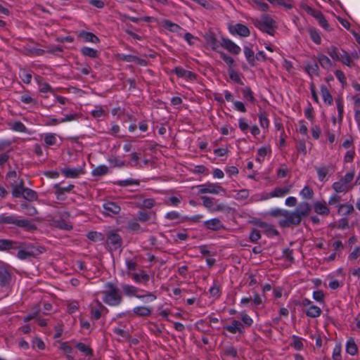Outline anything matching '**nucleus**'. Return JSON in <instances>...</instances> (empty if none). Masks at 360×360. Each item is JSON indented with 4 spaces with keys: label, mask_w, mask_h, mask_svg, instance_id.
Wrapping results in <instances>:
<instances>
[{
    "label": "nucleus",
    "mask_w": 360,
    "mask_h": 360,
    "mask_svg": "<svg viewBox=\"0 0 360 360\" xmlns=\"http://www.w3.org/2000/svg\"><path fill=\"white\" fill-rule=\"evenodd\" d=\"M17 256L20 259H26L31 257H35L36 252H34L33 251H29L27 250H19Z\"/></svg>",
    "instance_id": "c03bdc74"
},
{
    "label": "nucleus",
    "mask_w": 360,
    "mask_h": 360,
    "mask_svg": "<svg viewBox=\"0 0 360 360\" xmlns=\"http://www.w3.org/2000/svg\"><path fill=\"white\" fill-rule=\"evenodd\" d=\"M107 290L103 291V302L110 306H117L122 301V295L120 289L112 283H105Z\"/></svg>",
    "instance_id": "f03ea898"
},
{
    "label": "nucleus",
    "mask_w": 360,
    "mask_h": 360,
    "mask_svg": "<svg viewBox=\"0 0 360 360\" xmlns=\"http://www.w3.org/2000/svg\"><path fill=\"white\" fill-rule=\"evenodd\" d=\"M155 205V200L153 198H147L144 199L141 204L139 205V207L146 208V209H151Z\"/></svg>",
    "instance_id": "4d7b16f0"
},
{
    "label": "nucleus",
    "mask_w": 360,
    "mask_h": 360,
    "mask_svg": "<svg viewBox=\"0 0 360 360\" xmlns=\"http://www.w3.org/2000/svg\"><path fill=\"white\" fill-rule=\"evenodd\" d=\"M81 53L84 56H88L91 58H96L98 57V51L92 48L84 46L81 49Z\"/></svg>",
    "instance_id": "bb28decb"
},
{
    "label": "nucleus",
    "mask_w": 360,
    "mask_h": 360,
    "mask_svg": "<svg viewBox=\"0 0 360 360\" xmlns=\"http://www.w3.org/2000/svg\"><path fill=\"white\" fill-rule=\"evenodd\" d=\"M290 186H286L283 188L277 187L274 191L269 193V196L271 198L282 197L290 193Z\"/></svg>",
    "instance_id": "5701e85b"
},
{
    "label": "nucleus",
    "mask_w": 360,
    "mask_h": 360,
    "mask_svg": "<svg viewBox=\"0 0 360 360\" xmlns=\"http://www.w3.org/2000/svg\"><path fill=\"white\" fill-rule=\"evenodd\" d=\"M131 275V278L136 283H143L145 285L148 283L150 279L149 275L143 270H141L139 273H128Z\"/></svg>",
    "instance_id": "2eb2a0df"
},
{
    "label": "nucleus",
    "mask_w": 360,
    "mask_h": 360,
    "mask_svg": "<svg viewBox=\"0 0 360 360\" xmlns=\"http://www.w3.org/2000/svg\"><path fill=\"white\" fill-rule=\"evenodd\" d=\"M315 169L317 172L318 179L320 181H323L326 176L331 172L334 171V167L333 165H322L320 167H316Z\"/></svg>",
    "instance_id": "9b49d317"
},
{
    "label": "nucleus",
    "mask_w": 360,
    "mask_h": 360,
    "mask_svg": "<svg viewBox=\"0 0 360 360\" xmlns=\"http://www.w3.org/2000/svg\"><path fill=\"white\" fill-rule=\"evenodd\" d=\"M253 2L257 6V8L262 11H268L269 9V6L264 1L259 0H253Z\"/></svg>",
    "instance_id": "338daca9"
},
{
    "label": "nucleus",
    "mask_w": 360,
    "mask_h": 360,
    "mask_svg": "<svg viewBox=\"0 0 360 360\" xmlns=\"http://www.w3.org/2000/svg\"><path fill=\"white\" fill-rule=\"evenodd\" d=\"M11 279V274L7 270L0 271V286H6Z\"/></svg>",
    "instance_id": "c756f323"
},
{
    "label": "nucleus",
    "mask_w": 360,
    "mask_h": 360,
    "mask_svg": "<svg viewBox=\"0 0 360 360\" xmlns=\"http://www.w3.org/2000/svg\"><path fill=\"white\" fill-rule=\"evenodd\" d=\"M22 198L28 201H34L38 200V195L36 191L30 188H25Z\"/></svg>",
    "instance_id": "f704fd0d"
},
{
    "label": "nucleus",
    "mask_w": 360,
    "mask_h": 360,
    "mask_svg": "<svg viewBox=\"0 0 360 360\" xmlns=\"http://www.w3.org/2000/svg\"><path fill=\"white\" fill-rule=\"evenodd\" d=\"M340 61H341L343 64L350 68L354 65L353 61L352 60L350 56L345 51H342V55H341V58Z\"/></svg>",
    "instance_id": "09e8293b"
},
{
    "label": "nucleus",
    "mask_w": 360,
    "mask_h": 360,
    "mask_svg": "<svg viewBox=\"0 0 360 360\" xmlns=\"http://www.w3.org/2000/svg\"><path fill=\"white\" fill-rule=\"evenodd\" d=\"M11 129L15 131L26 132L27 128L22 122L17 121L10 124Z\"/></svg>",
    "instance_id": "de8ad7c7"
},
{
    "label": "nucleus",
    "mask_w": 360,
    "mask_h": 360,
    "mask_svg": "<svg viewBox=\"0 0 360 360\" xmlns=\"http://www.w3.org/2000/svg\"><path fill=\"white\" fill-rule=\"evenodd\" d=\"M12 195L13 198H21L25 192V185L23 179H21L18 184H12Z\"/></svg>",
    "instance_id": "6ab92c4d"
},
{
    "label": "nucleus",
    "mask_w": 360,
    "mask_h": 360,
    "mask_svg": "<svg viewBox=\"0 0 360 360\" xmlns=\"http://www.w3.org/2000/svg\"><path fill=\"white\" fill-rule=\"evenodd\" d=\"M96 303L98 304V308L92 307L91 309V314L92 319L94 320H98L101 316V310L103 309H105V307L99 302L96 301Z\"/></svg>",
    "instance_id": "72a5a7b5"
},
{
    "label": "nucleus",
    "mask_w": 360,
    "mask_h": 360,
    "mask_svg": "<svg viewBox=\"0 0 360 360\" xmlns=\"http://www.w3.org/2000/svg\"><path fill=\"white\" fill-rule=\"evenodd\" d=\"M150 214L145 211H139L137 214L138 220L144 222L149 220Z\"/></svg>",
    "instance_id": "69168bd1"
},
{
    "label": "nucleus",
    "mask_w": 360,
    "mask_h": 360,
    "mask_svg": "<svg viewBox=\"0 0 360 360\" xmlns=\"http://www.w3.org/2000/svg\"><path fill=\"white\" fill-rule=\"evenodd\" d=\"M15 226L22 228L27 231H31L37 229V226L33 224L30 220L27 219H19L17 218L15 221Z\"/></svg>",
    "instance_id": "dca6fc26"
},
{
    "label": "nucleus",
    "mask_w": 360,
    "mask_h": 360,
    "mask_svg": "<svg viewBox=\"0 0 360 360\" xmlns=\"http://www.w3.org/2000/svg\"><path fill=\"white\" fill-rule=\"evenodd\" d=\"M243 96L245 99L248 100L252 103H255L257 100L253 96V92L250 86H245L241 89Z\"/></svg>",
    "instance_id": "c85d7f7f"
},
{
    "label": "nucleus",
    "mask_w": 360,
    "mask_h": 360,
    "mask_svg": "<svg viewBox=\"0 0 360 360\" xmlns=\"http://www.w3.org/2000/svg\"><path fill=\"white\" fill-rule=\"evenodd\" d=\"M346 352L350 355H354L358 352L357 346L354 340V339L350 338L347 340L346 344Z\"/></svg>",
    "instance_id": "473e14b6"
},
{
    "label": "nucleus",
    "mask_w": 360,
    "mask_h": 360,
    "mask_svg": "<svg viewBox=\"0 0 360 360\" xmlns=\"http://www.w3.org/2000/svg\"><path fill=\"white\" fill-rule=\"evenodd\" d=\"M207 193L217 194L220 191H224V189L219 185L215 184H208Z\"/></svg>",
    "instance_id": "49530a36"
},
{
    "label": "nucleus",
    "mask_w": 360,
    "mask_h": 360,
    "mask_svg": "<svg viewBox=\"0 0 360 360\" xmlns=\"http://www.w3.org/2000/svg\"><path fill=\"white\" fill-rule=\"evenodd\" d=\"M122 289L123 290L124 294L128 297L134 296L139 299H142L146 297H152L153 300H155L157 298L155 295H154L153 293L150 292H147L145 295L139 294V292H143L145 291L131 285L122 284Z\"/></svg>",
    "instance_id": "20e7f679"
},
{
    "label": "nucleus",
    "mask_w": 360,
    "mask_h": 360,
    "mask_svg": "<svg viewBox=\"0 0 360 360\" xmlns=\"http://www.w3.org/2000/svg\"><path fill=\"white\" fill-rule=\"evenodd\" d=\"M61 174L66 178H77L80 174H84V171L82 167L78 168H69L65 167L62 169Z\"/></svg>",
    "instance_id": "f8f14e48"
},
{
    "label": "nucleus",
    "mask_w": 360,
    "mask_h": 360,
    "mask_svg": "<svg viewBox=\"0 0 360 360\" xmlns=\"http://www.w3.org/2000/svg\"><path fill=\"white\" fill-rule=\"evenodd\" d=\"M20 207L22 210H26V214L28 216L33 217L38 214L37 209L27 202L21 203Z\"/></svg>",
    "instance_id": "e433bc0d"
},
{
    "label": "nucleus",
    "mask_w": 360,
    "mask_h": 360,
    "mask_svg": "<svg viewBox=\"0 0 360 360\" xmlns=\"http://www.w3.org/2000/svg\"><path fill=\"white\" fill-rule=\"evenodd\" d=\"M300 195L306 199H311L314 196V191L311 188L308 186L304 187V188L301 191Z\"/></svg>",
    "instance_id": "603ef678"
},
{
    "label": "nucleus",
    "mask_w": 360,
    "mask_h": 360,
    "mask_svg": "<svg viewBox=\"0 0 360 360\" xmlns=\"http://www.w3.org/2000/svg\"><path fill=\"white\" fill-rule=\"evenodd\" d=\"M103 214L106 216H112L118 214L121 210L120 207L115 202L108 201L103 205Z\"/></svg>",
    "instance_id": "6e6552de"
},
{
    "label": "nucleus",
    "mask_w": 360,
    "mask_h": 360,
    "mask_svg": "<svg viewBox=\"0 0 360 360\" xmlns=\"http://www.w3.org/2000/svg\"><path fill=\"white\" fill-rule=\"evenodd\" d=\"M337 108L338 112V120L340 122H342L344 112L343 100L342 98H338L336 99Z\"/></svg>",
    "instance_id": "a18cd8bd"
},
{
    "label": "nucleus",
    "mask_w": 360,
    "mask_h": 360,
    "mask_svg": "<svg viewBox=\"0 0 360 360\" xmlns=\"http://www.w3.org/2000/svg\"><path fill=\"white\" fill-rule=\"evenodd\" d=\"M311 210V208L309 202H302L292 212L277 208L271 210L269 214L273 217H284V219L278 221V224L282 228H287L291 226L300 225L302 219L309 215Z\"/></svg>",
    "instance_id": "f257e3e1"
},
{
    "label": "nucleus",
    "mask_w": 360,
    "mask_h": 360,
    "mask_svg": "<svg viewBox=\"0 0 360 360\" xmlns=\"http://www.w3.org/2000/svg\"><path fill=\"white\" fill-rule=\"evenodd\" d=\"M20 248V243L8 239H0V251H9Z\"/></svg>",
    "instance_id": "9d476101"
},
{
    "label": "nucleus",
    "mask_w": 360,
    "mask_h": 360,
    "mask_svg": "<svg viewBox=\"0 0 360 360\" xmlns=\"http://www.w3.org/2000/svg\"><path fill=\"white\" fill-rule=\"evenodd\" d=\"M255 224L264 229L266 233H270L273 236H278L279 232L274 228V226L271 224H269L264 221H259L255 223Z\"/></svg>",
    "instance_id": "aec40b11"
},
{
    "label": "nucleus",
    "mask_w": 360,
    "mask_h": 360,
    "mask_svg": "<svg viewBox=\"0 0 360 360\" xmlns=\"http://www.w3.org/2000/svg\"><path fill=\"white\" fill-rule=\"evenodd\" d=\"M327 53L335 61H340L342 54L339 53L337 47L332 46L328 48Z\"/></svg>",
    "instance_id": "58836bf2"
},
{
    "label": "nucleus",
    "mask_w": 360,
    "mask_h": 360,
    "mask_svg": "<svg viewBox=\"0 0 360 360\" xmlns=\"http://www.w3.org/2000/svg\"><path fill=\"white\" fill-rule=\"evenodd\" d=\"M304 70L310 76L312 75H319V68L316 63L312 65L307 64Z\"/></svg>",
    "instance_id": "37998d69"
},
{
    "label": "nucleus",
    "mask_w": 360,
    "mask_h": 360,
    "mask_svg": "<svg viewBox=\"0 0 360 360\" xmlns=\"http://www.w3.org/2000/svg\"><path fill=\"white\" fill-rule=\"evenodd\" d=\"M221 46L233 54H238L241 49L233 41L228 38H222Z\"/></svg>",
    "instance_id": "1a4fd4ad"
},
{
    "label": "nucleus",
    "mask_w": 360,
    "mask_h": 360,
    "mask_svg": "<svg viewBox=\"0 0 360 360\" xmlns=\"http://www.w3.org/2000/svg\"><path fill=\"white\" fill-rule=\"evenodd\" d=\"M321 93L324 102L327 103L328 105H331L333 103V97L325 85L321 86Z\"/></svg>",
    "instance_id": "c9c22d12"
},
{
    "label": "nucleus",
    "mask_w": 360,
    "mask_h": 360,
    "mask_svg": "<svg viewBox=\"0 0 360 360\" xmlns=\"http://www.w3.org/2000/svg\"><path fill=\"white\" fill-rule=\"evenodd\" d=\"M305 314L307 316L310 318H316L319 317L321 314V309L320 307L311 304L308 309L306 310Z\"/></svg>",
    "instance_id": "b1692460"
},
{
    "label": "nucleus",
    "mask_w": 360,
    "mask_h": 360,
    "mask_svg": "<svg viewBox=\"0 0 360 360\" xmlns=\"http://www.w3.org/2000/svg\"><path fill=\"white\" fill-rule=\"evenodd\" d=\"M227 331L235 334L236 333H244V327L243 325L239 321L236 320H233L231 322V324L227 325L224 328Z\"/></svg>",
    "instance_id": "f3484780"
},
{
    "label": "nucleus",
    "mask_w": 360,
    "mask_h": 360,
    "mask_svg": "<svg viewBox=\"0 0 360 360\" xmlns=\"http://www.w3.org/2000/svg\"><path fill=\"white\" fill-rule=\"evenodd\" d=\"M317 59L323 68L329 69L333 66L332 61L330 58L323 54H319Z\"/></svg>",
    "instance_id": "a878e982"
},
{
    "label": "nucleus",
    "mask_w": 360,
    "mask_h": 360,
    "mask_svg": "<svg viewBox=\"0 0 360 360\" xmlns=\"http://www.w3.org/2000/svg\"><path fill=\"white\" fill-rule=\"evenodd\" d=\"M223 354L226 356H231L233 358H237L238 356L237 349L232 345L224 347Z\"/></svg>",
    "instance_id": "a19ab883"
},
{
    "label": "nucleus",
    "mask_w": 360,
    "mask_h": 360,
    "mask_svg": "<svg viewBox=\"0 0 360 360\" xmlns=\"http://www.w3.org/2000/svg\"><path fill=\"white\" fill-rule=\"evenodd\" d=\"M259 120L260 125L262 128H268L269 125V121L266 117L265 113H260L259 115Z\"/></svg>",
    "instance_id": "e2e57ef3"
},
{
    "label": "nucleus",
    "mask_w": 360,
    "mask_h": 360,
    "mask_svg": "<svg viewBox=\"0 0 360 360\" xmlns=\"http://www.w3.org/2000/svg\"><path fill=\"white\" fill-rule=\"evenodd\" d=\"M229 32L232 34H238L243 37H248L250 34V32L248 27L241 23H237L235 25L230 26Z\"/></svg>",
    "instance_id": "0eeeda50"
},
{
    "label": "nucleus",
    "mask_w": 360,
    "mask_h": 360,
    "mask_svg": "<svg viewBox=\"0 0 360 360\" xmlns=\"http://www.w3.org/2000/svg\"><path fill=\"white\" fill-rule=\"evenodd\" d=\"M254 25L262 32L274 36L277 28L276 22L269 15L262 14L260 19L253 20Z\"/></svg>",
    "instance_id": "7ed1b4c3"
},
{
    "label": "nucleus",
    "mask_w": 360,
    "mask_h": 360,
    "mask_svg": "<svg viewBox=\"0 0 360 360\" xmlns=\"http://www.w3.org/2000/svg\"><path fill=\"white\" fill-rule=\"evenodd\" d=\"M244 54L245 58L248 62V63L251 66L255 65V58L254 51L248 46L244 47Z\"/></svg>",
    "instance_id": "cd10ccee"
},
{
    "label": "nucleus",
    "mask_w": 360,
    "mask_h": 360,
    "mask_svg": "<svg viewBox=\"0 0 360 360\" xmlns=\"http://www.w3.org/2000/svg\"><path fill=\"white\" fill-rule=\"evenodd\" d=\"M20 77L24 83L28 84L31 82L32 76L30 73H28L25 70H22L20 74Z\"/></svg>",
    "instance_id": "680f3d73"
},
{
    "label": "nucleus",
    "mask_w": 360,
    "mask_h": 360,
    "mask_svg": "<svg viewBox=\"0 0 360 360\" xmlns=\"http://www.w3.org/2000/svg\"><path fill=\"white\" fill-rule=\"evenodd\" d=\"M87 238L94 241H99L103 240V236L101 233L96 232V231H90L87 234Z\"/></svg>",
    "instance_id": "5fc2aeb1"
},
{
    "label": "nucleus",
    "mask_w": 360,
    "mask_h": 360,
    "mask_svg": "<svg viewBox=\"0 0 360 360\" xmlns=\"http://www.w3.org/2000/svg\"><path fill=\"white\" fill-rule=\"evenodd\" d=\"M229 77L231 80H233L234 82L239 84L240 85H244L243 82L242 81L240 78V75L238 72L233 70H230L229 72Z\"/></svg>",
    "instance_id": "8fccbe9b"
},
{
    "label": "nucleus",
    "mask_w": 360,
    "mask_h": 360,
    "mask_svg": "<svg viewBox=\"0 0 360 360\" xmlns=\"http://www.w3.org/2000/svg\"><path fill=\"white\" fill-rule=\"evenodd\" d=\"M313 207L314 212L319 215L328 216L330 214V209L328 207L325 201L314 202Z\"/></svg>",
    "instance_id": "4468645a"
},
{
    "label": "nucleus",
    "mask_w": 360,
    "mask_h": 360,
    "mask_svg": "<svg viewBox=\"0 0 360 360\" xmlns=\"http://www.w3.org/2000/svg\"><path fill=\"white\" fill-rule=\"evenodd\" d=\"M17 217L15 215H6L2 214L0 215V224H11L15 225Z\"/></svg>",
    "instance_id": "393cba45"
},
{
    "label": "nucleus",
    "mask_w": 360,
    "mask_h": 360,
    "mask_svg": "<svg viewBox=\"0 0 360 360\" xmlns=\"http://www.w3.org/2000/svg\"><path fill=\"white\" fill-rule=\"evenodd\" d=\"M292 340H293L292 346L294 347V348L296 350H301L303 349V343L299 337H297L296 335H293Z\"/></svg>",
    "instance_id": "0e129e2a"
},
{
    "label": "nucleus",
    "mask_w": 360,
    "mask_h": 360,
    "mask_svg": "<svg viewBox=\"0 0 360 360\" xmlns=\"http://www.w3.org/2000/svg\"><path fill=\"white\" fill-rule=\"evenodd\" d=\"M76 348L81 352L84 353L86 356H92L94 355L92 349L82 342H78L76 345Z\"/></svg>",
    "instance_id": "4c0bfd02"
},
{
    "label": "nucleus",
    "mask_w": 360,
    "mask_h": 360,
    "mask_svg": "<svg viewBox=\"0 0 360 360\" xmlns=\"http://www.w3.org/2000/svg\"><path fill=\"white\" fill-rule=\"evenodd\" d=\"M108 161H109L110 165L113 167H122L126 165L124 161L119 160V159L116 158L115 157L110 158Z\"/></svg>",
    "instance_id": "13d9d810"
},
{
    "label": "nucleus",
    "mask_w": 360,
    "mask_h": 360,
    "mask_svg": "<svg viewBox=\"0 0 360 360\" xmlns=\"http://www.w3.org/2000/svg\"><path fill=\"white\" fill-rule=\"evenodd\" d=\"M114 184L122 187H125L131 185H139L140 181L138 179H128L115 181Z\"/></svg>",
    "instance_id": "ea45409f"
},
{
    "label": "nucleus",
    "mask_w": 360,
    "mask_h": 360,
    "mask_svg": "<svg viewBox=\"0 0 360 360\" xmlns=\"http://www.w3.org/2000/svg\"><path fill=\"white\" fill-rule=\"evenodd\" d=\"M106 243L110 246V250L116 251L122 245V237L115 231H108L106 235Z\"/></svg>",
    "instance_id": "39448f33"
},
{
    "label": "nucleus",
    "mask_w": 360,
    "mask_h": 360,
    "mask_svg": "<svg viewBox=\"0 0 360 360\" xmlns=\"http://www.w3.org/2000/svg\"><path fill=\"white\" fill-rule=\"evenodd\" d=\"M44 142L48 146H53L56 143V137L55 134L48 133L44 136Z\"/></svg>",
    "instance_id": "864d4df0"
},
{
    "label": "nucleus",
    "mask_w": 360,
    "mask_h": 360,
    "mask_svg": "<svg viewBox=\"0 0 360 360\" xmlns=\"http://www.w3.org/2000/svg\"><path fill=\"white\" fill-rule=\"evenodd\" d=\"M204 39L212 50L215 51L219 46V43L212 32H206L204 35Z\"/></svg>",
    "instance_id": "a211bd4d"
},
{
    "label": "nucleus",
    "mask_w": 360,
    "mask_h": 360,
    "mask_svg": "<svg viewBox=\"0 0 360 360\" xmlns=\"http://www.w3.org/2000/svg\"><path fill=\"white\" fill-rule=\"evenodd\" d=\"M133 312L138 316L146 317L151 314L152 310L150 307L146 306H139L134 307L133 309Z\"/></svg>",
    "instance_id": "412c9836"
},
{
    "label": "nucleus",
    "mask_w": 360,
    "mask_h": 360,
    "mask_svg": "<svg viewBox=\"0 0 360 360\" xmlns=\"http://www.w3.org/2000/svg\"><path fill=\"white\" fill-rule=\"evenodd\" d=\"M54 223L55 226L60 229L69 231L72 228V226L70 224H68L63 219L55 221Z\"/></svg>",
    "instance_id": "6e6d98bb"
},
{
    "label": "nucleus",
    "mask_w": 360,
    "mask_h": 360,
    "mask_svg": "<svg viewBox=\"0 0 360 360\" xmlns=\"http://www.w3.org/2000/svg\"><path fill=\"white\" fill-rule=\"evenodd\" d=\"M261 238V234L259 231L257 229H253L250 232L249 236V239L252 243L257 242Z\"/></svg>",
    "instance_id": "052dcab7"
},
{
    "label": "nucleus",
    "mask_w": 360,
    "mask_h": 360,
    "mask_svg": "<svg viewBox=\"0 0 360 360\" xmlns=\"http://www.w3.org/2000/svg\"><path fill=\"white\" fill-rule=\"evenodd\" d=\"M333 360H341V347L340 345H335L333 352Z\"/></svg>",
    "instance_id": "774afa93"
},
{
    "label": "nucleus",
    "mask_w": 360,
    "mask_h": 360,
    "mask_svg": "<svg viewBox=\"0 0 360 360\" xmlns=\"http://www.w3.org/2000/svg\"><path fill=\"white\" fill-rule=\"evenodd\" d=\"M182 217L181 214L175 211L169 212L166 214L165 218L169 220H180L179 222H181L182 220Z\"/></svg>",
    "instance_id": "bf43d9fd"
},
{
    "label": "nucleus",
    "mask_w": 360,
    "mask_h": 360,
    "mask_svg": "<svg viewBox=\"0 0 360 360\" xmlns=\"http://www.w3.org/2000/svg\"><path fill=\"white\" fill-rule=\"evenodd\" d=\"M79 37L87 42H92L95 44H98L100 42L99 38L97 36H96L94 33L90 32L82 31L79 34Z\"/></svg>",
    "instance_id": "4be33fe9"
},
{
    "label": "nucleus",
    "mask_w": 360,
    "mask_h": 360,
    "mask_svg": "<svg viewBox=\"0 0 360 360\" xmlns=\"http://www.w3.org/2000/svg\"><path fill=\"white\" fill-rule=\"evenodd\" d=\"M309 33L310 35L311 39L316 44H320L321 42V38L320 37L319 32L315 28H309Z\"/></svg>",
    "instance_id": "79ce46f5"
},
{
    "label": "nucleus",
    "mask_w": 360,
    "mask_h": 360,
    "mask_svg": "<svg viewBox=\"0 0 360 360\" xmlns=\"http://www.w3.org/2000/svg\"><path fill=\"white\" fill-rule=\"evenodd\" d=\"M203 226L205 228L212 231H219L224 228L222 222L218 218H214L207 221H204Z\"/></svg>",
    "instance_id": "ddd939ff"
},
{
    "label": "nucleus",
    "mask_w": 360,
    "mask_h": 360,
    "mask_svg": "<svg viewBox=\"0 0 360 360\" xmlns=\"http://www.w3.org/2000/svg\"><path fill=\"white\" fill-rule=\"evenodd\" d=\"M75 188L73 184H69L66 187L61 186L59 184H56L53 185V188L55 189L54 193L56 196L57 200H65V193H70Z\"/></svg>",
    "instance_id": "423d86ee"
},
{
    "label": "nucleus",
    "mask_w": 360,
    "mask_h": 360,
    "mask_svg": "<svg viewBox=\"0 0 360 360\" xmlns=\"http://www.w3.org/2000/svg\"><path fill=\"white\" fill-rule=\"evenodd\" d=\"M354 211V207L351 204H340L338 207V214L347 216Z\"/></svg>",
    "instance_id": "7c9ffc66"
},
{
    "label": "nucleus",
    "mask_w": 360,
    "mask_h": 360,
    "mask_svg": "<svg viewBox=\"0 0 360 360\" xmlns=\"http://www.w3.org/2000/svg\"><path fill=\"white\" fill-rule=\"evenodd\" d=\"M108 172V168L107 166L100 165L93 169L92 175L95 176H102V175L107 174Z\"/></svg>",
    "instance_id": "3c124183"
},
{
    "label": "nucleus",
    "mask_w": 360,
    "mask_h": 360,
    "mask_svg": "<svg viewBox=\"0 0 360 360\" xmlns=\"http://www.w3.org/2000/svg\"><path fill=\"white\" fill-rule=\"evenodd\" d=\"M332 188L336 193L347 192L349 190V186L346 185L341 179L339 181L333 183Z\"/></svg>",
    "instance_id": "2f4dec72"
}]
</instances>
